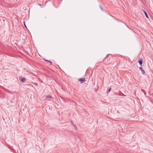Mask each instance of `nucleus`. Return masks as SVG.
<instances>
[{
	"mask_svg": "<svg viewBox=\"0 0 153 153\" xmlns=\"http://www.w3.org/2000/svg\"><path fill=\"white\" fill-rule=\"evenodd\" d=\"M78 81H80L81 83H82L85 81V79L84 78H80L78 79Z\"/></svg>",
	"mask_w": 153,
	"mask_h": 153,
	"instance_id": "obj_1",
	"label": "nucleus"
},
{
	"mask_svg": "<svg viewBox=\"0 0 153 153\" xmlns=\"http://www.w3.org/2000/svg\"><path fill=\"white\" fill-rule=\"evenodd\" d=\"M139 68L140 69V70H141V71H142V73L143 74H144L145 73V71H144V70L142 69V68L141 67H140Z\"/></svg>",
	"mask_w": 153,
	"mask_h": 153,
	"instance_id": "obj_2",
	"label": "nucleus"
},
{
	"mask_svg": "<svg viewBox=\"0 0 153 153\" xmlns=\"http://www.w3.org/2000/svg\"><path fill=\"white\" fill-rule=\"evenodd\" d=\"M26 78H22L21 79V81L22 82H24L25 81V80H26Z\"/></svg>",
	"mask_w": 153,
	"mask_h": 153,
	"instance_id": "obj_3",
	"label": "nucleus"
},
{
	"mask_svg": "<svg viewBox=\"0 0 153 153\" xmlns=\"http://www.w3.org/2000/svg\"><path fill=\"white\" fill-rule=\"evenodd\" d=\"M143 11L146 17L147 18H149V17L147 15V13H146V12L145 11L143 10Z\"/></svg>",
	"mask_w": 153,
	"mask_h": 153,
	"instance_id": "obj_4",
	"label": "nucleus"
},
{
	"mask_svg": "<svg viewBox=\"0 0 153 153\" xmlns=\"http://www.w3.org/2000/svg\"><path fill=\"white\" fill-rule=\"evenodd\" d=\"M138 62L140 65H141L143 63V61L141 59H140L139 61Z\"/></svg>",
	"mask_w": 153,
	"mask_h": 153,
	"instance_id": "obj_5",
	"label": "nucleus"
},
{
	"mask_svg": "<svg viewBox=\"0 0 153 153\" xmlns=\"http://www.w3.org/2000/svg\"><path fill=\"white\" fill-rule=\"evenodd\" d=\"M45 61L48 62H49L51 65H52V62L51 61L47 60H45Z\"/></svg>",
	"mask_w": 153,
	"mask_h": 153,
	"instance_id": "obj_6",
	"label": "nucleus"
},
{
	"mask_svg": "<svg viewBox=\"0 0 153 153\" xmlns=\"http://www.w3.org/2000/svg\"><path fill=\"white\" fill-rule=\"evenodd\" d=\"M45 97L47 98H52V97L50 95H46L45 96Z\"/></svg>",
	"mask_w": 153,
	"mask_h": 153,
	"instance_id": "obj_7",
	"label": "nucleus"
},
{
	"mask_svg": "<svg viewBox=\"0 0 153 153\" xmlns=\"http://www.w3.org/2000/svg\"><path fill=\"white\" fill-rule=\"evenodd\" d=\"M73 126L74 127L75 129L76 130V129H77V127H76V125L75 124H73Z\"/></svg>",
	"mask_w": 153,
	"mask_h": 153,
	"instance_id": "obj_8",
	"label": "nucleus"
},
{
	"mask_svg": "<svg viewBox=\"0 0 153 153\" xmlns=\"http://www.w3.org/2000/svg\"><path fill=\"white\" fill-rule=\"evenodd\" d=\"M100 9H101V10H102V11H103L102 8V7H101L100 5Z\"/></svg>",
	"mask_w": 153,
	"mask_h": 153,
	"instance_id": "obj_9",
	"label": "nucleus"
},
{
	"mask_svg": "<svg viewBox=\"0 0 153 153\" xmlns=\"http://www.w3.org/2000/svg\"><path fill=\"white\" fill-rule=\"evenodd\" d=\"M111 88H110L108 90V92H109L110 91H111Z\"/></svg>",
	"mask_w": 153,
	"mask_h": 153,
	"instance_id": "obj_10",
	"label": "nucleus"
},
{
	"mask_svg": "<svg viewBox=\"0 0 153 153\" xmlns=\"http://www.w3.org/2000/svg\"><path fill=\"white\" fill-rule=\"evenodd\" d=\"M71 123L73 125V124H74L73 123V122L72 121H71Z\"/></svg>",
	"mask_w": 153,
	"mask_h": 153,
	"instance_id": "obj_11",
	"label": "nucleus"
},
{
	"mask_svg": "<svg viewBox=\"0 0 153 153\" xmlns=\"http://www.w3.org/2000/svg\"><path fill=\"white\" fill-rule=\"evenodd\" d=\"M24 25L25 26V27H26V26L25 24V22H24Z\"/></svg>",
	"mask_w": 153,
	"mask_h": 153,
	"instance_id": "obj_12",
	"label": "nucleus"
},
{
	"mask_svg": "<svg viewBox=\"0 0 153 153\" xmlns=\"http://www.w3.org/2000/svg\"><path fill=\"white\" fill-rule=\"evenodd\" d=\"M37 83L36 84V85H37Z\"/></svg>",
	"mask_w": 153,
	"mask_h": 153,
	"instance_id": "obj_13",
	"label": "nucleus"
},
{
	"mask_svg": "<svg viewBox=\"0 0 153 153\" xmlns=\"http://www.w3.org/2000/svg\"><path fill=\"white\" fill-rule=\"evenodd\" d=\"M37 83L36 84V85H37Z\"/></svg>",
	"mask_w": 153,
	"mask_h": 153,
	"instance_id": "obj_14",
	"label": "nucleus"
}]
</instances>
